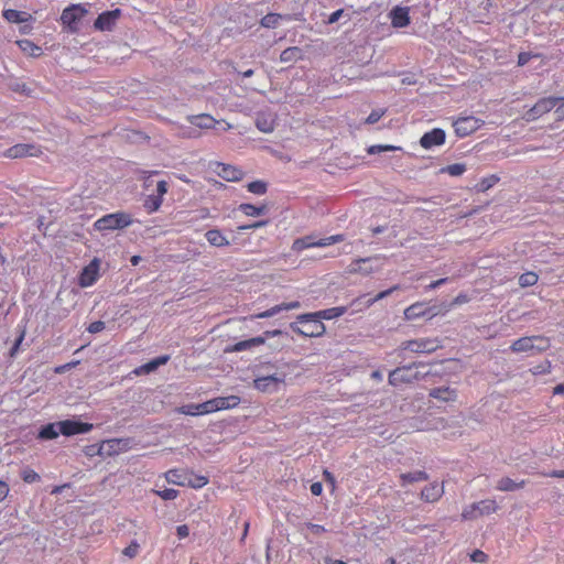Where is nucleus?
<instances>
[{
	"instance_id": "1",
	"label": "nucleus",
	"mask_w": 564,
	"mask_h": 564,
	"mask_svg": "<svg viewBox=\"0 0 564 564\" xmlns=\"http://www.w3.org/2000/svg\"><path fill=\"white\" fill-rule=\"evenodd\" d=\"M132 224V217L124 212L112 213L97 219L94 227L98 231L122 229Z\"/></svg>"
},
{
	"instance_id": "2",
	"label": "nucleus",
	"mask_w": 564,
	"mask_h": 564,
	"mask_svg": "<svg viewBox=\"0 0 564 564\" xmlns=\"http://www.w3.org/2000/svg\"><path fill=\"white\" fill-rule=\"evenodd\" d=\"M498 510V505L492 499H485L470 503L463 509L462 518L464 520H475L482 516H488Z\"/></svg>"
},
{
	"instance_id": "3",
	"label": "nucleus",
	"mask_w": 564,
	"mask_h": 564,
	"mask_svg": "<svg viewBox=\"0 0 564 564\" xmlns=\"http://www.w3.org/2000/svg\"><path fill=\"white\" fill-rule=\"evenodd\" d=\"M169 185L165 181H158L155 188L145 195L143 207L148 214L155 213L160 209L163 203V197L167 193Z\"/></svg>"
},
{
	"instance_id": "4",
	"label": "nucleus",
	"mask_w": 564,
	"mask_h": 564,
	"mask_svg": "<svg viewBox=\"0 0 564 564\" xmlns=\"http://www.w3.org/2000/svg\"><path fill=\"white\" fill-rule=\"evenodd\" d=\"M88 10L83 4H72L65 8L61 15V22L65 25L68 31H77L78 22L87 14Z\"/></svg>"
},
{
	"instance_id": "5",
	"label": "nucleus",
	"mask_w": 564,
	"mask_h": 564,
	"mask_svg": "<svg viewBox=\"0 0 564 564\" xmlns=\"http://www.w3.org/2000/svg\"><path fill=\"white\" fill-rule=\"evenodd\" d=\"M547 340L540 336L522 337L510 347L513 352H535L546 349Z\"/></svg>"
},
{
	"instance_id": "6",
	"label": "nucleus",
	"mask_w": 564,
	"mask_h": 564,
	"mask_svg": "<svg viewBox=\"0 0 564 564\" xmlns=\"http://www.w3.org/2000/svg\"><path fill=\"white\" fill-rule=\"evenodd\" d=\"M340 241H343L341 235H334L322 239H314L313 237L308 236L296 239L293 242L292 249L299 252L313 247H327Z\"/></svg>"
},
{
	"instance_id": "7",
	"label": "nucleus",
	"mask_w": 564,
	"mask_h": 564,
	"mask_svg": "<svg viewBox=\"0 0 564 564\" xmlns=\"http://www.w3.org/2000/svg\"><path fill=\"white\" fill-rule=\"evenodd\" d=\"M440 347L436 339L420 338L404 341L401 346V350H410L415 354H430L435 351Z\"/></svg>"
},
{
	"instance_id": "8",
	"label": "nucleus",
	"mask_w": 564,
	"mask_h": 564,
	"mask_svg": "<svg viewBox=\"0 0 564 564\" xmlns=\"http://www.w3.org/2000/svg\"><path fill=\"white\" fill-rule=\"evenodd\" d=\"M482 124V120L473 116L460 117L453 122L455 133L459 138L469 135L470 133L478 130Z\"/></svg>"
},
{
	"instance_id": "9",
	"label": "nucleus",
	"mask_w": 564,
	"mask_h": 564,
	"mask_svg": "<svg viewBox=\"0 0 564 564\" xmlns=\"http://www.w3.org/2000/svg\"><path fill=\"white\" fill-rule=\"evenodd\" d=\"M414 365L399 367L389 373V383L399 386L401 383H410L420 378L419 373L413 370Z\"/></svg>"
},
{
	"instance_id": "10",
	"label": "nucleus",
	"mask_w": 564,
	"mask_h": 564,
	"mask_svg": "<svg viewBox=\"0 0 564 564\" xmlns=\"http://www.w3.org/2000/svg\"><path fill=\"white\" fill-rule=\"evenodd\" d=\"M299 323L305 324L306 326L301 328L296 324H291V328L305 337H318L322 336L326 330L325 325L318 318L299 321Z\"/></svg>"
},
{
	"instance_id": "11",
	"label": "nucleus",
	"mask_w": 564,
	"mask_h": 564,
	"mask_svg": "<svg viewBox=\"0 0 564 564\" xmlns=\"http://www.w3.org/2000/svg\"><path fill=\"white\" fill-rule=\"evenodd\" d=\"M382 259L380 257H372L367 259H358L350 265V272L369 275L379 271L382 268Z\"/></svg>"
},
{
	"instance_id": "12",
	"label": "nucleus",
	"mask_w": 564,
	"mask_h": 564,
	"mask_svg": "<svg viewBox=\"0 0 564 564\" xmlns=\"http://www.w3.org/2000/svg\"><path fill=\"white\" fill-rule=\"evenodd\" d=\"M283 383L284 378L278 375L260 377L253 381L254 388L264 393H273L279 391Z\"/></svg>"
},
{
	"instance_id": "13",
	"label": "nucleus",
	"mask_w": 564,
	"mask_h": 564,
	"mask_svg": "<svg viewBox=\"0 0 564 564\" xmlns=\"http://www.w3.org/2000/svg\"><path fill=\"white\" fill-rule=\"evenodd\" d=\"M557 104V99L555 98H543L539 100L531 109H529L525 115L523 116V119L528 122L534 121L539 119L544 113L551 111L554 109V107Z\"/></svg>"
},
{
	"instance_id": "14",
	"label": "nucleus",
	"mask_w": 564,
	"mask_h": 564,
	"mask_svg": "<svg viewBox=\"0 0 564 564\" xmlns=\"http://www.w3.org/2000/svg\"><path fill=\"white\" fill-rule=\"evenodd\" d=\"M99 278V260L94 259L80 272L78 283L82 288L91 286Z\"/></svg>"
},
{
	"instance_id": "15",
	"label": "nucleus",
	"mask_w": 564,
	"mask_h": 564,
	"mask_svg": "<svg viewBox=\"0 0 564 564\" xmlns=\"http://www.w3.org/2000/svg\"><path fill=\"white\" fill-rule=\"evenodd\" d=\"M93 424L83 423L72 420H65L59 422L61 434L72 436L76 434H85L91 431Z\"/></svg>"
},
{
	"instance_id": "16",
	"label": "nucleus",
	"mask_w": 564,
	"mask_h": 564,
	"mask_svg": "<svg viewBox=\"0 0 564 564\" xmlns=\"http://www.w3.org/2000/svg\"><path fill=\"white\" fill-rule=\"evenodd\" d=\"M121 11L119 9H115L111 11L102 12L98 15L97 20L95 21V28L100 31H110L117 20L120 18Z\"/></svg>"
},
{
	"instance_id": "17",
	"label": "nucleus",
	"mask_w": 564,
	"mask_h": 564,
	"mask_svg": "<svg viewBox=\"0 0 564 564\" xmlns=\"http://www.w3.org/2000/svg\"><path fill=\"white\" fill-rule=\"evenodd\" d=\"M345 312H346V308L343 306L332 307V308H327V310H323V311H318V312H314V313H306V314L299 315L297 321H307L310 318H318L319 321L321 319H333V318H337V317L341 316L343 314H345Z\"/></svg>"
},
{
	"instance_id": "18",
	"label": "nucleus",
	"mask_w": 564,
	"mask_h": 564,
	"mask_svg": "<svg viewBox=\"0 0 564 564\" xmlns=\"http://www.w3.org/2000/svg\"><path fill=\"white\" fill-rule=\"evenodd\" d=\"M210 413L236 408L240 403L238 395L218 397L208 400Z\"/></svg>"
},
{
	"instance_id": "19",
	"label": "nucleus",
	"mask_w": 564,
	"mask_h": 564,
	"mask_svg": "<svg viewBox=\"0 0 564 564\" xmlns=\"http://www.w3.org/2000/svg\"><path fill=\"white\" fill-rule=\"evenodd\" d=\"M445 142V132L442 129H433L424 133L420 140V144L424 149H431Z\"/></svg>"
},
{
	"instance_id": "20",
	"label": "nucleus",
	"mask_w": 564,
	"mask_h": 564,
	"mask_svg": "<svg viewBox=\"0 0 564 564\" xmlns=\"http://www.w3.org/2000/svg\"><path fill=\"white\" fill-rule=\"evenodd\" d=\"M40 149L34 144H15L7 150L6 155L8 158L17 159L23 156H37Z\"/></svg>"
},
{
	"instance_id": "21",
	"label": "nucleus",
	"mask_w": 564,
	"mask_h": 564,
	"mask_svg": "<svg viewBox=\"0 0 564 564\" xmlns=\"http://www.w3.org/2000/svg\"><path fill=\"white\" fill-rule=\"evenodd\" d=\"M444 495V485L433 482L426 486L422 492L421 498L426 502H436Z\"/></svg>"
},
{
	"instance_id": "22",
	"label": "nucleus",
	"mask_w": 564,
	"mask_h": 564,
	"mask_svg": "<svg viewBox=\"0 0 564 564\" xmlns=\"http://www.w3.org/2000/svg\"><path fill=\"white\" fill-rule=\"evenodd\" d=\"M391 24L394 28H404L410 23L409 9L404 7H395L390 12Z\"/></svg>"
},
{
	"instance_id": "23",
	"label": "nucleus",
	"mask_w": 564,
	"mask_h": 564,
	"mask_svg": "<svg viewBox=\"0 0 564 564\" xmlns=\"http://www.w3.org/2000/svg\"><path fill=\"white\" fill-rule=\"evenodd\" d=\"M178 413L185 414V415H205L210 414V408L209 402L205 401L203 403L198 404H186L177 409Z\"/></svg>"
},
{
	"instance_id": "24",
	"label": "nucleus",
	"mask_w": 564,
	"mask_h": 564,
	"mask_svg": "<svg viewBox=\"0 0 564 564\" xmlns=\"http://www.w3.org/2000/svg\"><path fill=\"white\" fill-rule=\"evenodd\" d=\"M187 120L191 124L199 129H212L218 123V121L215 118L207 113L188 116Z\"/></svg>"
},
{
	"instance_id": "25",
	"label": "nucleus",
	"mask_w": 564,
	"mask_h": 564,
	"mask_svg": "<svg viewBox=\"0 0 564 564\" xmlns=\"http://www.w3.org/2000/svg\"><path fill=\"white\" fill-rule=\"evenodd\" d=\"M217 174L228 181V182H236L239 181L242 177V171L227 164H219L217 166Z\"/></svg>"
},
{
	"instance_id": "26",
	"label": "nucleus",
	"mask_w": 564,
	"mask_h": 564,
	"mask_svg": "<svg viewBox=\"0 0 564 564\" xmlns=\"http://www.w3.org/2000/svg\"><path fill=\"white\" fill-rule=\"evenodd\" d=\"M169 359H170V357L167 355L160 356V357L152 359L151 361L135 368L133 372L137 376L150 373V372L156 370L160 366L165 365L169 361Z\"/></svg>"
},
{
	"instance_id": "27",
	"label": "nucleus",
	"mask_w": 564,
	"mask_h": 564,
	"mask_svg": "<svg viewBox=\"0 0 564 564\" xmlns=\"http://www.w3.org/2000/svg\"><path fill=\"white\" fill-rule=\"evenodd\" d=\"M169 359H170V357L167 355L160 356V357L152 359L151 361L135 368L133 372L137 376L150 373V372L156 370L160 366L165 365L169 361Z\"/></svg>"
},
{
	"instance_id": "28",
	"label": "nucleus",
	"mask_w": 564,
	"mask_h": 564,
	"mask_svg": "<svg viewBox=\"0 0 564 564\" xmlns=\"http://www.w3.org/2000/svg\"><path fill=\"white\" fill-rule=\"evenodd\" d=\"M3 18L10 23H25L33 21V17L30 13L13 9L4 10Z\"/></svg>"
},
{
	"instance_id": "29",
	"label": "nucleus",
	"mask_w": 564,
	"mask_h": 564,
	"mask_svg": "<svg viewBox=\"0 0 564 564\" xmlns=\"http://www.w3.org/2000/svg\"><path fill=\"white\" fill-rule=\"evenodd\" d=\"M264 343H265V337L257 336V337H253V338H250L247 340L238 341L228 350L239 352V351H243V350H249L257 346H261Z\"/></svg>"
},
{
	"instance_id": "30",
	"label": "nucleus",
	"mask_w": 564,
	"mask_h": 564,
	"mask_svg": "<svg viewBox=\"0 0 564 564\" xmlns=\"http://www.w3.org/2000/svg\"><path fill=\"white\" fill-rule=\"evenodd\" d=\"M430 397L443 402H452L456 400V391L448 387L435 388L430 391Z\"/></svg>"
},
{
	"instance_id": "31",
	"label": "nucleus",
	"mask_w": 564,
	"mask_h": 564,
	"mask_svg": "<svg viewBox=\"0 0 564 564\" xmlns=\"http://www.w3.org/2000/svg\"><path fill=\"white\" fill-rule=\"evenodd\" d=\"M207 241L214 247H226L229 240L218 229H210L205 234Z\"/></svg>"
},
{
	"instance_id": "32",
	"label": "nucleus",
	"mask_w": 564,
	"mask_h": 564,
	"mask_svg": "<svg viewBox=\"0 0 564 564\" xmlns=\"http://www.w3.org/2000/svg\"><path fill=\"white\" fill-rule=\"evenodd\" d=\"M19 48L26 55L37 57L42 54V48L30 40L17 41Z\"/></svg>"
},
{
	"instance_id": "33",
	"label": "nucleus",
	"mask_w": 564,
	"mask_h": 564,
	"mask_svg": "<svg viewBox=\"0 0 564 564\" xmlns=\"http://www.w3.org/2000/svg\"><path fill=\"white\" fill-rule=\"evenodd\" d=\"M186 477H187V470L173 469V470H169L165 474V478H166L167 482L174 484L177 486H183V487H186V479H187Z\"/></svg>"
},
{
	"instance_id": "34",
	"label": "nucleus",
	"mask_w": 564,
	"mask_h": 564,
	"mask_svg": "<svg viewBox=\"0 0 564 564\" xmlns=\"http://www.w3.org/2000/svg\"><path fill=\"white\" fill-rule=\"evenodd\" d=\"M239 210L246 216L258 217L264 215L268 212L267 205L254 206L252 204H240Z\"/></svg>"
},
{
	"instance_id": "35",
	"label": "nucleus",
	"mask_w": 564,
	"mask_h": 564,
	"mask_svg": "<svg viewBox=\"0 0 564 564\" xmlns=\"http://www.w3.org/2000/svg\"><path fill=\"white\" fill-rule=\"evenodd\" d=\"M427 479H429L427 474L422 470L400 475V480H401L402 486H406L408 484L415 482V481H424Z\"/></svg>"
},
{
	"instance_id": "36",
	"label": "nucleus",
	"mask_w": 564,
	"mask_h": 564,
	"mask_svg": "<svg viewBox=\"0 0 564 564\" xmlns=\"http://www.w3.org/2000/svg\"><path fill=\"white\" fill-rule=\"evenodd\" d=\"M256 124L264 133H270L274 130V119L272 116L258 115Z\"/></svg>"
},
{
	"instance_id": "37",
	"label": "nucleus",
	"mask_w": 564,
	"mask_h": 564,
	"mask_svg": "<svg viewBox=\"0 0 564 564\" xmlns=\"http://www.w3.org/2000/svg\"><path fill=\"white\" fill-rule=\"evenodd\" d=\"M61 434L59 422L51 423L42 427L39 437L42 440H54Z\"/></svg>"
},
{
	"instance_id": "38",
	"label": "nucleus",
	"mask_w": 564,
	"mask_h": 564,
	"mask_svg": "<svg viewBox=\"0 0 564 564\" xmlns=\"http://www.w3.org/2000/svg\"><path fill=\"white\" fill-rule=\"evenodd\" d=\"M427 311L425 310L424 305L422 303H415L404 311V317L408 321H412L415 318H419L421 316L426 315Z\"/></svg>"
},
{
	"instance_id": "39",
	"label": "nucleus",
	"mask_w": 564,
	"mask_h": 564,
	"mask_svg": "<svg viewBox=\"0 0 564 564\" xmlns=\"http://www.w3.org/2000/svg\"><path fill=\"white\" fill-rule=\"evenodd\" d=\"M280 20L289 21V20H291V17L290 15H281L278 13H269L261 19V25L263 28H268V29L275 28V26H278Z\"/></svg>"
},
{
	"instance_id": "40",
	"label": "nucleus",
	"mask_w": 564,
	"mask_h": 564,
	"mask_svg": "<svg viewBox=\"0 0 564 564\" xmlns=\"http://www.w3.org/2000/svg\"><path fill=\"white\" fill-rule=\"evenodd\" d=\"M302 57V50L300 47L293 46L285 48L281 55L280 61L282 63L295 62Z\"/></svg>"
},
{
	"instance_id": "41",
	"label": "nucleus",
	"mask_w": 564,
	"mask_h": 564,
	"mask_svg": "<svg viewBox=\"0 0 564 564\" xmlns=\"http://www.w3.org/2000/svg\"><path fill=\"white\" fill-rule=\"evenodd\" d=\"M186 487H192L195 489L202 488L208 484V478L200 475H195L187 470L186 477Z\"/></svg>"
},
{
	"instance_id": "42",
	"label": "nucleus",
	"mask_w": 564,
	"mask_h": 564,
	"mask_svg": "<svg viewBox=\"0 0 564 564\" xmlns=\"http://www.w3.org/2000/svg\"><path fill=\"white\" fill-rule=\"evenodd\" d=\"M524 486V481L516 482L511 478H501L497 484V489L500 491H513Z\"/></svg>"
},
{
	"instance_id": "43",
	"label": "nucleus",
	"mask_w": 564,
	"mask_h": 564,
	"mask_svg": "<svg viewBox=\"0 0 564 564\" xmlns=\"http://www.w3.org/2000/svg\"><path fill=\"white\" fill-rule=\"evenodd\" d=\"M498 181H499V177L497 175L486 176V177L481 178L475 185V189L477 192L484 193V192L490 189Z\"/></svg>"
},
{
	"instance_id": "44",
	"label": "nucleus",
	"mask_w": 564,
	"mask_h": 564,
	"mask_svg": "<svg viewBox=\"0 0 564 564\" xmlns=\"http://www.w3.org/2000/svg\"><path fill=\"white\" fill-rule=\"evenodd\" d=\"M402 150L400 147H397V145H391V144H375V145H370L368 149H367V152L369 154H378V153H381V152H387V151H400Z\"/></svg>"
},
{
	"instance_id": "45",
	"label": "nucleus",
	"mask_w": 564,
	"mask_h": 564,
	"mask_svg": "<svg viewBox=\"0 0 564 564\" xmlns=\"http://www.w3.org/2000/svg\"><path fill=\"white\" fill-rule=\"evenodd\" d=\"M538 274L534 272H525L520 275L519 284L522 288L532 286L538 282Z\"/></svg>"
},
{
	"instance_id": "46",
	"label": "nucleus",
	"mask_w": 564,
	"mask_h": 564,
	"mask_svg": "<svg viewBox=\"0 0 564 564\" xmlns=\"http://www.w3.org/2000/svg\"><path fill=\"white\" fill-rule=\"evenodd\" d=\"M247 188L250 193L256 195H263L267 193V183L263 181H254L247 185Z\"/></svg>"
},
{
	"instance_id": "47",
	"label": "nucleus",
	"mask_w": 564,
	"mask_h": 564,
	"mask_svg": "<svg viewBox=\"0 0 564 564\" xmlns=\"http://www.w3.org/2000/svg\"><path fill=\"white\" fill-rule=\"evenodd\" d=\"M466 171V166L463 163L451 164L442 170V172L449 174L451 176H459Z\"/></svg>"
},
{
	"instance_id": "48",
	"label": "nucleus",
	"mask_w": 564,
	"mask_h": 564,
	"mask_svg": "<svg viewBox=\"0 0 564 564\" xmlns=\"http://www.w3.org/2000/svg\"><path fill=\"white\" fill-rule=\"evenodd\" d=\"M21 478L28 484H33L40 480V475L31 468H24Z\"/></svg>"
},
{
	"instance_id": "49",
	"label": "nucleus",
	"mask_w": 564,
	"mask_h": 564,
	"mask_svg": "<svg viewBox=\"0 0 564 564\" xmlns=\"http://www.w3.org/2000/svg\"><path fill=\"white\" fill-rule=\"evenodd\" d=\"M280 312H281V307L279 304V305L272 306L271 308H269L267 311H263L261 313L253 315L252 318H269V317H272V316L279 314Z\"/></svg>"
},
{
	"instance_id": "50",
	"label": "nucleus",
	"mask_w": 564,
	"mask_h": 564,
	"mask_svg": "<svg viewBox=\"0 0 564 564\" xmlns=\"http://www.w3.org/2000/svg\"><path fill=\"white\" fill-rule=\"evenodd\" d=\"M158 496H160L163 500H173L177 497L178 491L172 488H166L163 490L154 491Z\"/></svg>"
},
{
	"instance_id": "51",
	"label": "nucleus",
	"mask_w": 564,
	"mask_h": 564,
	"mask_svg": "<svg viewBox=\"0 0 564 564\" xmlns=\"http://www.w3.org/2000/svg\"><path fill=\"white\" fill-rule=\"evenodd\" d=\"M397 289H398V286H393V288L388 289L386 291L379 292L375 297H371V299H369L367 301V306H371L377 301H380V300L387 297L388 295H390Z\"/></svg>"
},
{
	"instance_id": "52",
	"label": "nucleus",
	"mask_w": 564,
	"mask_h": 564,
	"mask_svg": "<svg viewBox=\"0 0 564 564\" xmlns=\"http://www.w3.org/2000/svg\"><path fill=\"white\" fill-rule=\"evenodd\" d=\"M303 530H307L315 535H319L326 531V529L323 525L310 522L303 524Z\"/></svg>"
},
{
	"instance_id": "53",
	"label": "nucleus",
	"mask_w": 564,
	"mask_h": 564,
	"mask_svg": "<svg viewBox=\"0 0 564 564\" xmlns=\"http://www.w3.org/2000/svg\"><path fill=\"white\" fill-rule=\"evenodd\" d=\"M25 334H26V329H25V326H23L20 330V335L19 337L17 338L13 347L11 348L10 350V355L13 357L17 355V352L19 351V348H20V345L22 344L24 337H25Z\"/></svg>"
},
{
	"instance_id": "54",
	"label": "nucleus",
	"mask_w": 564,
	"mask_h": 564,
	"mask_svg": "<svg viewBox=\"0 0 564 564\" xmlns=\"http://www.w3.org/2000/svg\"><path fill=\"white\" fill-rule=\"evenodd\" d=\"M139 552V544L137 542H131L124 550L123 554L130 558L137 556Z\"/></svg>"
},
{
	"instance_id": "55",
	"label": "nucleus",
	"mask_w": 564,
	"mask_h": 564,
	"mask_svg": "<svg viewBox=\"0 0 564 564\" xmlns=\"http://www.w3.org/2000/svg\"><path fill=\"white\" fill-rule=\"evenodd\" d=\"M104 329H105V323L101 321L91 323L87 328V330L91 334H97Z\"/></svg>"
},
{
	"instance_id": "56",
	"label": "nucleus",
	"mask_w": 564,
	"mask_h": 564,
	"mask_svg": "<svg viewBox=\"0 0 564 564\" xmlns=\"http://www.w3.org/2000/svg\"><path fill=\"white\" fill-rule=\"evenodd\" d=\"M533 57H539L538 55H532L531 53H520L518 56V65L523 66L529 63V61Z\"/></svg>"
},
{
	"instance_id": "57",
	"label": "nucleus",
	"mask_w": 564,
	"mask_h": 564,
	"mask_svg": "<svg viewBox=\"0 0 564 564\" xmlns=\"http://www.w3.org/2000/svg\"><path fill=\"white\" fill-rule=\"evenodd\" d=\"M557 104L554 107L555 113L558 119H564V98H556Z\"/></svg>"
},
{
	"instance_id": "58",
	"label": "nucleus",
	"mask_w": 564,
	"mask_h": 564,
	"mask_svg": "<svg viewBox=\"0 0 564 564\" xmlns=\"http://www.w3.org/2000/svg\"><path fill=\"white\" fill-rule=\"evenodd\" d=\"M383 112L379 110H373L366 119V123L372 124L380 120Z\"/></svg>"
},
{
	"instance_id": "59",
	"label": "nucleus",
	"mask_w": 564,
	"mask_h": 564,
	"mask_svg": "<svg viewBox=\"0 0 564 564\" xmlns=\"http://www.w3.org/2000/svg\"><path fill=\"white\" fill-rule=\"evenodd\" d=\"M10 488L6 481L0 480V502L7 499L9 496Z\"/></svg>"
},
{
	"instance_id": "60",
	"label": "nucleus",
	"mask_w": 564,
	"mask_h": 564,
	"mask_svg": "<svg viewBox=\"0 0 564 564\" xmlns=\"http://www.w3.org/2000/svg\"><path fill=\"white\" fill-rule=\"evenodd\" d=\"M301 306V303L299 301H293V302H289V303H282L280 304V307H281V312L282 311H291V310H296Z\"/></svg>"
},
{
	"instance_id": "61",
	"label": "nucleus",
	"mask_w": 564,
	"mask_h": 564,
	"mask_svg": "<svg viewBox=\"0 0 564 564\" xmlns=\"http://www.w3.org/2000/svg\"><path fill=\"white\" fill-rule=\"evenodd\" d=\"M158 172H147V176H144V188L147 191H151V187L153 186V180L152 176L156 174Z\"/></svg>"
},
{
	"instance_id": "62",
	"label": "nucleus",
	"mask_w": 564,
	"mask_h": 564,
	"mask_svg": "<svg viewBox=\"0 0 564 564\" xmlns=\"http://www.w3.org/2000/svg\"><path fill=\"white\" fill-rule=\"evenodd\" d=\"M176 533L180 539H185L189 534V529L187 525L182 524L176 528Z\"/></svg>"
},
{
	"instance_id": "63",
	"label": "nucleus",
	"mask_w": 564,
	"mask_h": 564,
	"mask_svg": "<svg viewBox=\"0 0 564 564\" xmlns=\"http://www.w3.org/2000/svg\"><path fill=\"white\" fill-rule=\"evenodd\" d=\"M343 10L339 9V10H336L335 12H333L329 17H328V23L333 24L335 22H337L339 20V18L341 17L343 14Z\"/></svg>"
},
{
	"instance_id": "64",
	"label": "nucleus",
	"mask_w": 564,
	"mask_h": 564,
	"mask_svg": "<svg viewBox=\"0 0 564 564\" xmlns=\"http://www.w3.org/2000/svg\"><path fill=\"white\" fill-rule=\"evenodd\" d=\"M323 491V486L321 482H314L311 485V492L314 495V496H319Z\"/></svg>"
}]
</instances>
